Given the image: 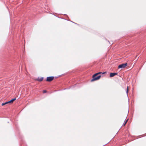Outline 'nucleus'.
<instances>
[{
    "instance_id": "f257e3e1",
    "label": "nucleus",
    "mask_w": 146,
    "mask_h": 146,
    "mask_svg": "<svg viewBox=\"0 0 146 146\" xmlns=\"http://www.w3.org/2000/svg\"><path fill=\"white\" fill-rule=\"evenodd\" d=\"M97 75H96V74H95L93 76L92 79L91 80V82L98 80L100 79L101 76V75H99L97 76Z\"/></svg>"
},
{
    "instance_id": "f03ea898",
    "label": "nucleus",
    "mask_w": 146,
    "mask_h": 146,
    "mask_svg": "<svg viewBox=\"0 0 146 146\" xmlns=\"http://www.w3.org/2000/svg\"><path fill=\"white\" fill-rule=\"evenodd\" d=\"M16 100V98H15L12 99L11 100H10L8 102H6L5 103H3L2 104V106H4L7 104H8L9 103H12Z\"/></svg>"
},
{
    "instance_id": "7ed1b4c3",
    "label": "nucleus",
    "mask_w": 146,
    "mask_h": 146,
    "mask_svg": "<svg viewBox=\"0 0 146 146\" xmlns=\"http://www.w3.org/2000/svg\"><path fill=\"white\" fill-rule=\"evenodd\" d=\"M127 65V63L122 64L119 65L118 66V68H123Z\"/></svg>"
},
{
    "instance_id": "20e7f679",
    "label": "nucleus",
    "mask_w": 146,
    "mask_h": 146,
    "mask_svg": "<svg viewBox=\"0 0 146 146\" xmlns=\"http://www.w3.org/2000/svg\"><path fill=\"white\" fill-rule=\"evenodd\" d=\"M54 78L53 76L48 77L46 79V81L48 82H50L52 81Z\"/></svg>"
},
{
    "instance_id": "39448f33",
    "label": "nucleus",
    "mask_w": 146,
    "mask_h": 146,
    "mask_svg": "<svg viewBox=\"0 0 146 146\" xmlns=\"http://www.w3.org/2000/svg\"><path fill=\"white\" fill-rule=\"evenodd\" d=\"M118 73H111L110 74V77H112L115 76L117 75Z\"/></svg>"
},
{
    "instance_id": "423d86ee",
    "label": "nucleus",
    "mask_w": 146,
    "mask_h": 146,
    "mask_svg": "<svg viewBox=\"0 0 146 146\" xmlns=\"http://www.w3.org/2000/svg\"><path fill=\"white\" fill-rule=\"evenodd\" d=\"M43 79V77L39 78L38 77L36 79V80L38 81L39 82H41L42 81Z\"/></svg>"
},
{
    "instance_id": "0eeeda50",
    "label": "nucleus",
    "mask_w": 146,
    "mask_h": 146,
    "mask_svg": "<svg viewBox=\"0 0 146 146\" xmlns=\"http://www.w3.org/2000/svg\"><path fill=\"white\" fill-rule=\"evenodd\" d=\"M107 73V72H98L96 73V75H99V74H106Z\"/></svg>"
},
{
    "instance_id": "6e6552de",
    "label": "nucleus",
    "mask_w": 146,
    "mask_h": 146,
    "mask_svg": "<svg viewBox=\"0 0 146 146\" xmlns=\"http://www.w3.org/2000/svg\"><path fill=\"white\" fill-rule=\"evenodd\" d=\"M128 120V119H127V120L126 121H125L124 122V123H123V126H125V125L126 124V123H127Z\"/></svg>"
},
{
    "instance_id": "1a4fd4ad",
    "label": "nucleus",
    "mask_w": 146,
    "mask_h": 146,
    "mask_svg": "<svg viewBox=\"0 0 146 146\" xmlns=\"http://www.w3.org/2000/svg\"><path fill=\"white\" fill-rule=\"evenodd\" d=\"M128 86H127V90H126V93H127V94H128Z\"/></svg>"
},
{
    "instance_id": "9d476101",
    "label": "nucleus",
    "mask_w": 146,
    "mask_h": 146,
    "mask_svg": "<svg viewBox=\"0 0 146 146\" xmlns=\"http://www.w3.org/2000/svg\"><path fill=\"white\" fill-rule=\"evenodd\" d=\"M43 93H46V91L45 90H43Z\"/></svg>"
}]
</instances>
